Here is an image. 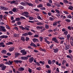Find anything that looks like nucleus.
I'll return each mask as SVG.
<instances>
[{"label": "nucleus", "mask_w": 73, "mask_h": 73, "mask_svg": "<svg viewBox=\"0 0 73 73\" xmlns=\"http://www.w3.org/2000/svg\"><path fill=\"white\" fill-rule=\"evenodd\" d=\"M36 28L38 30H40V29H41L40 31L41 32H43L45 30H46V29L45 28H43L42 26H37L36 27Z\"/></svg>", "instance_id": "nucleus-1"}, {"label": "nucleus", "mask_w": 73, "mask_h": 73, "mask_svg": "<svg viewBox=\"0 0 73 73\" xmlns=\"http://www.w3.org/2000/svg\"><path fill=\"white\" fill-rule=\"evenodd\" d=\"M0 67L1 68L2 70H5V68H7V66L4 65L3 64H0Z\"/></svg>", "instance_id": "nucleus-2"}, {"label": "nucleus", "mask_w": 73, "mask_h": 73, "mask_svg": "<svg viewBox=\"0 0 73 73\" xmlns=\"http://www.w3.org/2000/svg\"><path fill=\"white\" fill-rule=\"evenodd\" d=\"M20 52L21 53H22V54L23 56H24L25 55V54H27V51H25V49L21 50Z\"/></svg>", "instance_id": "nucleus-3"}, {"label": "nucleus", "mask_w": 73, "mask_h": 73, "mask_svg": "<svg viewBox=\"0 0 73 73\" xmlns=\"http://www.w3.org/2000/svg\"><path fill=\"white\" fill-rule=\"evenodd\" d=\"M52 41H54V42H56V43H57L58 44V43H59V42H58V40L56 38V37H53L52 38Z\"/></svg>", "instance_id": "nucleus-4"}, {"label": "nucleus", "mask_w": 73, "mask_h": 73, "mask_svg": "<svg viewBox=\"0 0 73 73\" xmlns=\"http://www.w3.org/2000/svg\"><path fill=\"white\" fill-rule=\"evenodd\" d=\"M0 27L1 28L0 29L1 31H3V32H6V29H5V27L2 26H1Z\"/></svg>", "instance_id": "nucleus-5"}, {"label": "nucleus", "mask_w": 73, "mask_h": 73, "mask_svg": "<svg viewBox=\"0 0 73 73\" xmlns=\"http://www.w3.org/2000/svg\"><path fill=\"white\" fill-rule=\"evenodd\" d=\"M0 9L1 10L3 9L4 11H7V8L6 7H4V6L3 7V6H0Z\"/></svg>", "instance_id": "nucleus-6"}, {"label": "nucleus", "mask_w": 73, "mask_h": 73, "mask_svg": "<svg viewBox=\"0 0 73 73\" xmlns=\"http://www.w3.org/2000/svg\"><path fill=\"white\" fill-rule=\"evenodd\" d=\"M14 61L16 64H19V63H21L22 62V61L21 60H14Z\"/></svg>", "instance_id": "nucleus-7"}, {"label": "nucleus", "mask_w": 73, "mask_h": 73, "mask_svg": "<svg viewBox=\"0 0 73 73\" xmlns=\"http://www.w3.org/2000/svg\"><path fill=\"white\" fill-rule=\"evenodd\" d=\"M22 15H23V16H24V15H29V13L27 12V11H24L23 13H22Z\"/></svg>", "instance_id": "nucleus-8"}, {"label": "nucleus", "mask_w": 73, "mask_h": 73, "mask_svg": "<svg viewBox=\"0 0 73 73\" xmlns=\"http://www.w3.org/2000/svg\"><path fill=\"white\" fill-rule=\"evenodd\" d=\"M70 45H66L65 46V49L66 50H68V49H69L70 48Z\"/></svg>", "instance_id": "nucleus-9"}, {"label": "nucleus", "mask_w": 73, "mask_h": 73, "mask_svg": "<svg viewBox=\"0 0 73 73\" xmlns=\"http://www.w3.org/2000/svg\"><path fill=\"white\" fill-rule=\"evenodd\" d=\"M21 58V60H28V58L27 57H26V56H23V57H22Z\"/></svg>", "instance_id": "nucleus-10"}, {"label": "nucleus", "mask_w": 73, "mask_h": 73, "mask_svg": "<svg viewBox=\"0 0 73 73\" xmlns=\"http://www.w3.org/2000/svg\"><path fill=\"white\" fill-rule=\"evenodd\" d=\"M19 71H21L22 72L23 71V70H25V69L23 68V67H21L20 68H19L18 69Z\"/></svg>", "instance_id": "nucleus-11"}, {"label": "nucleus", "mask_w": 73, "mask_h": 73, "mask_svg": "<svg viewBox=\"0 0 73 73\" xmlns=\"http://www.w3.org/2000/svg\"><path fill=\"white\" fill-rule=\"evenodd\" d=\"M19 55H20V53L18 52L16 53L15 54V58H17V57H18Z\"/></svg>", "instance_id": "nucleus-12"}, {"label": "nucleus", "mask_w": 73, "mask_h": 73, "mask_svg": "<svg viewBox=\"0 0 73 73\" xmlns=\"http://www.w3.org/2000/svg\"><path fill=\"white\" fill-rule=\"evenodd\" d=\"M34 60V58L32 57H31L29 58V61L30 63H32V61H33Z\"/></svg>", "instance_id": "nucleus-13"}, {"label": "nucleus", "mask_w": 73, "mask_h": 73, "mask_svg": "<svg viewBox=\"0 0 73 73\" xmlns=\"http://www.w3.org/2000/svg\"><path fill=\"white\" fill-rule=\"evenodd\" d=\"M54 53H57L58 51V49L57 48L55 49H53Z\"/></svg>", "instance_id": "nucleus-14"}, {"label": "nucleus", "mask_w": 73, "mask_h": 73, "mask_svg": "<svg viewBox=\"0 0 73 73\" xmlns=\"http://www.w3.org/2000/svg\"><path fill=\"white\" fill-rule=\"evenodd\" d=\"M30 26H26L24 28V30H27V31H29V28H30Z\"/></svg>", "instance_id": "nucleus-15"}, {"label": "nucleus", "mask_w": 73, "mask_h": 73, "mask_svg": "<svg viewBox=\"0 0 73 73\" xmlns=\"http://www.w3.org/2000/svg\"><path fill=\"white\" fill-rule=\"evenodd\" d=\"M54 4L56 6L58 7H61V5L59 3H55Z\"/></svg>", "instance_id": "nucleus-16"}, {"label": "nucleus", "mask_w": 73, "mask_h": 73, "mask_svg": "<svg viewBox=\"0 0 73 73\" xmlns=\"http://www.w3.org/2000/svg\"><path fill=\"white\" fill-rule=\"evenodd\" d=\"M13 44V42H9L6 43V45H12Z\"/></svg>", "instance_id": "nucleus-17"}, {"label": "nucleus", "mask_w": 73, "mask_h": 73, "mask_svg": "<svg viewBox=\"0 0 73 73\" xmlns=\"http://www.w3.org/2000/svg\"><path fill=\"white\" fill-rule=\"evenodd\" d=\"M33 41L34 42H38V39L34 38L33 39Z\"/></svg>", "instance_id": "nucleus-18"}, {"label": "nucleus", "mask_w": 73, "mask_h": 73, "mask_svg": "<svg viewBox=\"0 0 73 73\" xmlns=\"http://www.w3.org/2000/svg\"><path fill=\"white\" fill-rule=\"evenodd\" d=\"M30 46H34V47H37V46L34 44L33 43H31V44H30Z\"/></svg>", "instance_id": "nucleus-19"}, {"label": "nucleus", "mask_w": 73, "mask_h": 73, "mask_svg": "<svg viewBox=\"0 0 73 73\" xmlns=\"http://www.w3.org/2000/svg\"><path fill=\"white\" fill-rule=\"evenodd\" d=\"M26 3L27 4V5H28L30 7H33V5L31 3H29L28 2H27Z\"/></svg>", "instance_id": "nucleus-20"}, {"label": "nucleus", "mask_w": 73, "mask_h": 73, "mask_svg": "<svg viewBox=\"0 0 73 73\" xmlns=\"http://www.w3.org/2000/svg\"><path fill=\"white\" fill-rule=\"evenodd\" d=\"M36 25H38V26H41L43 25V23H41V22H37L36 23Z\"/></svg>", "instance_id": "nucleus-21"}, {"label": "nucleus", "mask_w": 73, "mask_h": 73, "mask_svg": "<svg viewBox=\"0 0 73 73\" xmlns=\"http://www.w3.org/2000/svg\"><path fill=\"white\" fill-rule=\"evenodd\" d=\"M21 40L22 41H23V42H24V41H25V37H24L23 36L21 37Z\"/></svg>", "instance_id": "nucleus-22"}, {"label": "nucleus", "mask_w": 73, "mask_h": 73, "mask_svg": "<svg viewBox=\"0 0 73 73\" xmlns=\"http://www.w3.org/2000/svg\"><path fill=\"white\" fill-rule=\"evenodd\" d=\"M18 36H19V34H18L15 33L13 34V37L15 38H16V37H18Z\"/></svg>", "instance_id": "nucleus-23"}, {"label": "nucleus", "mask_w": 73, "mask_h": 73, "mask_svg": "<svg viewBox=\"0 0 73 73\" xmlns=\"http://www.w3.org/2000/svg\"><path fill=\"white\" fill-rule=\"evenodd\" d=\"M14 50V47H10L9 49V52H12Z\"/></svg>", "instance_id": "nucleus-24"}, {"label": "nucleus", "mask_w": 73, "mask_h": 73, "mask_svg": "<svg viewBox=\"0 0 73 73\" xmlns=\"http://www.w3.org/2000/svg\"><path fill=\"white\" fill-rule=\"evenodd\" d=\"M20 4L21 5H23V6H25L27 5V3L24 2H21Z\"/></svg>", "instance_id": "nucleus-25"}, {"label": "nucleus", "mask_w": 73, "mask_h": 73, "mask_svg": "<svg viewBox=\"0 0 73 73\" xmlns=\"http://www.w3.org/2000/svg\"><path fill=\"white\" fill-rule=\"evenodd\" d=\"M1 53L3 54H6L7 53V51L5 50H3L1 51Z\"/></svg>", "instance_id": "nucleus-26"}, {"label": "nucleus", "mask_w": 73, "mask_h": 73, "mask_svg": "<svg viewBox=\"0 0 73 73\" xmlns=\"http://www.w3.org/2000/svg\"><path fill=\"white\" fill-rule=\"evenodd\" d=\"M69 7H68V9H70V10H73V6H72V5H70L69 6Z\"/></svg>", "instance_id": "nucleus-27"}, {"label": "nucleus", "mask_w": 73, "mask_h": 73, "mask_svg": "<svg viewBox=\"0 0 73 73\" xmlns=\"http://www.w3.org/2000/svg\"><path fill=\"white\" fill-rule=\"evenodd\" d=\"M19 28L21 29L22 30H23V31H24V27H23L22 26H19Z\"/></svg>", "instance_id": "nucleus-28"}, {"label": "nucleus", "mask_w": 73, "mask_h": 73, "mask_svg": "<svg viewBox=\"0 0 73 73\" xmlns=\"http://www.w3.org/2000/svg\"><path fill=\"white\" fill-rule=\"evenodd\" d=\"M57 21H55L53 23L52 25H53V26H56L57 25Z\"/></svg>", "instance_id": "nucleus-29"}, {"label": "nucleus", "mask_w": 73, "mask_h": 73, "mask_svg": "<svg viewBox=\"0 0 73 73\" xmlns=\"http://www.w3.org/2000/svg\"><path fill=\"white\" fill-rule=\"evenodd\" d=\"M68 33V31H66L63 33L64 35H67Z\"/></svg>", "instance_id": "nucleus-30"}, {"label": "nucleus", "mask_w": 73, "mask_h": 73, "mask_svg": "<svg viewBox=\"0 0 73 73\" xmlns=\"http://www.w3.org/2000/svg\"><path fill=\"white\" fill-rule=\"evenodd\" d=\"M27 35H28H28L29 36H31V35H32L33 34H32V32H29L27 33Z\"/></svg>", "instance_id": "nucleus-31"}, {"label": "nucleus", "mask_w": 73, "mask_h": 73, "mask_svg": "<svg viewBox=\"0 0 73 73\" xmlns=\"http://www.w3.org/2000/svg\"><path fill=\"white\" fill-rule=\"evenodd\" d=\"M43 5L42 4H40L37 6L38 8H41L42 7Z\"/></svg>", "instance_id": "nucleus-32"}, {"label": "nucleus", "mask_w": 73, "mask_h": 73, "mask_svg": "<svg viewBox=\"0 0 73 73\" xmlns=\"http://www.w3.org/2000/svg\"><path fill=\"white\" fill-rule=\"evenodd\" d=\"M22 36H28V34L27 33H25L22 34Z\"/></svg>", "instance_id": "nucleus-33"}, {"label": "nucleus", "mask_w": 73, "mask_h": 73, "mask_svg": "<svg viewBox=\"0 0 73 73\" xmlns=\"http://www.w3.org/2000/svg\"><path fill=\"white\" fill-rule=\"evenodd\" d=\"M34 18L33 17H31L30 16L29 18V20H33V19H34Z\"/></svg>", "instance_id": "nucleus-34"}, {"label": "nucleus", "mask_w": 73, "mask_h": 73, "mask_svg": "<svg viewBox=\"0 0 73 73\" xmlns=\"http://www.w3.org/2000/svg\"><path fill=\"white\" fill-rule=\"evenodd\" d=\"M66 17L68 19H71L72 18V16L70 15H66Z\"/></svg>", "instance_id": "nucleus-35"}, {"label": "nucleus", "mask_w": 73, "mask_h": 73, "mask_svg": "<svg viewBox=\"0 0 73 73\" xmlns=\"http://www.w3.org/2000/svg\"><path fill=\"white\" fill-rule=\"evenodd\" d=\"M39 63H40V64H42V65H44V64H45V62L44 61H40L39 62Z\"/></svg>", "instance_id": "nucleus-36"}, {"label": "nucleus", "mask_w": 73, "mask_h": 73, "mask_svg": "<svg viewBox=\"0 0 73 73\" xmlns=\"http://www.w3.org/2000/svg\"><path fill=\"white\" fill-rule=\"evenodd\" d=\"M25 40L26 41L28 42L29 41V38L28 37H26L25 39Z\"/></svg>", "instance_id": "nucleus-37"}, {"label": "nucleus", "mask_w": 73, "mask_h": 73, "mask_svg": "<svg viewBox=\"0 0 73 73\" xmlns=\"http://www.w3.org/2000/svg\"><path fill=\"white\" fill-rule=\"evenodd\" d=\"M48 64H49V65H51L52 64V61H51V60H48Z\"/></svg>", "instance_id": "nucleus-38"}, {"label": "nucleus", "mask_w": 73, "mask_h": 73, "mask_svg": "<svg viewBox=\"0 0 73 73\" xmlns=\"http://www.w3.org/2000/svg\"><path fill=\"white\" fill-rule=\"evenodd\" d=\"M70 37V34H68L67 35V39L68 40H69V38Z\"/></svg>", "instance_id": "nucleus-39"}, {"label": "nucleus", "mask_w": 73, "mask_h": 73, "mask_svg": "<svg viewBox=\"0 0 73 73\" xmlns=\"http://www.w3.org/2000/svg\"><path fill=\"white\" fill-rule=\"evenodd\" d=\"M40 9H41V10H44L46 9V8L44 7H42L40 8Z\"/></svg>", "instance_id": "nucleus-40"}, {"label": "nucleus", "mask_w": 73, "mask_h": 73, "mask_svg": "<svg viewBox=\"0 0 73 73\" xmlns=\"http://www.w3.org/2000/svg\"><path fill=\"white\" fill-rule=\"evenodd\" d=\"M33 10L34 11H36V12H39V9H33Z\"/></svg>", "instance_id": "nucleus-41"}, {"label": "nucleus", "mask_w": 73, "mask_h": 73, "mask_svg": "<svg viewBox=\"0 0 73 73\" xmlns=\"http://www.w3.org/2000/svg\"><path fill=\"white\" fill-rule=\"evenodd\" d=\"M16 3V1H13L11 2L10 4H15V3Z\"/></svg>", "instance_id": "nucleus-42"}, {"label": "nucleus", "mask_w": 73, "mask_h": 73, "mask_svg": "<svg viewBox=\"0 0 73 73\" xmlns=\"http://www.w3.org/2000/svg\"><path fill=\"white\" fill-rule=\"evenodd\" d=\"M15 20L16 21H19L20 20V18H17Z\"/></svg>", "instance_id": "nucleus-43"}, {"label": "nucleus", "mask_w": 73, "mask_h": 73, "mask_svg": "<svg viewBox=\"0 0 73 73\" xmlns=\"http://www.w3.org/2000/svg\"><path fill=\"white\" fill-rule=\"evenodd\" d=\"M7 15L5 14V15L3 17V18H4V19L5 20H6L7 19Z\"/></svg>", "instance_id": "nucleus-44"}, {"label": "nucleus", "mask_w": 73, "mask_h": 73, "mask_svg": "<svg viewBox=\"0 0 73 73\" xmlns=\"http://www.w3.org/2000/svg\"><path fill=\"white\" fill-rule=\"evenodd\" d=\"M20 19L22 20H26V18L23 17H21Z\"/></svg>", "instance_id": "nucleus-45"}, {"label": "nucleus", "mask_w": 73, "mask_h": 73, "mask_svg": "<svg viewBox=\"0 0 73 73\" xmlns=\"http://www.w3.org/2000/svg\"><path fill=\"white\" fill-rule=\"evenodd\" d=\"M46 72L48 73H51V70L50 69H48V70L46 71Z\"/></svg>", "instance_id": "nucleus-46"}, {"label": "nucleus", "mask_w": 73, "mask_h": 73, "mask_svg": "<svg viewBox=\"0 0 73 73\" xmlns=\"http://www.w3.org/2000/svg\"><path fill=\"white\" fill-rule=\"evenodd\" d=\"M65 21H67V22H68V23H70V19H65Z\"/></svg>", "instance_id": "nucleus-47"}, {"label": "nucleus", "mask_w": 73, "mask_h": 73, "mask_svg": "<svg viewBox=\"0 0 73 73\" xmlns=\"http://www.w3.org/2000/svg\"><path fill=\"white\" fill-rule=\"evenodd\" d=\"M47 6L48 7H51V4L48 2L47 3Z\"/></svg>", "instance_id": "nucleus-48"}, {"label": "nucleus", "mask_w": 73, "mask_h": 73, "mask_svg": "<svg viewBox=\"0 0 73 73\" xmlns=\"http://www.w3.org/2000/svg\"><path fill=\"white\" fill-rule=\"evenodd\" d=\"M37 18L38 19H39V20H42V19H41V17L39 16H38L37 17Z\"/></svg>", "instance_id": "nucleus-49"}, {"label": "nucleus", "mask_w": 73, "mask_h": 73, "mask_svg": "<svg viewBox=\"0 0 73 73\" xmlns=\"http://www.w3.org/2000/svg\"><path fill=\"white\" fill-rule=\"evenodd\" d=\"M49 20L50 21H53V20H54V18H52V17H50L49 18Z\"/></svg>", "instance_id": "nucleus-50"}, {"label": "nucleus", "mask_w": 73, "mask_h": 73, "mask_svg": "<svg viewBox=\"0 0 73 73\" xmlns=\"http://www.w3.org/2000/svg\"><path fill=\"white\" fill-rule=\"evenodd\" d=\"M40 41L41 42L42 41V40H43V38L41 36L40 37Z\"/></svg>", "instance_id": "nucleus-51"}, {"label": "nucleus", "mask_w": 73, "mask_h": 73, "mask_svg": "<svg viewBox=\"0 0 73 73\" xmlns=\"http://www.w3.org/2000/svg\"><path fill=\"white\" fill-rule=\"evenodd\" d=\"M45 28L46 29H48L49 28V25L47 24L46 25Z\"/></svg>", "instance_id": "nucleus-52"}, {"label": "nucleus", "mask_w": 73, "mask_h": 73, "mask_svg": "<svg viewBox=\"0 0 73 73\" xmlns=\"http://www.w3.org/2000/svg\"><path fill=\"white\" fill-rule=\"evenodd\" d=\"M63 2L66 3V4H68V3H69V2L67 1V0H64Z\"/></svg>", "instance_id": "nucleus-53"}, {"label": "nucleus", "mask_w": 73, "mask_h": 73, "mask_svg": "<svg viewBox=\"0 0 73 73\" xmlns=\"http://www.w3.org/2000/svg\"><path fill=\"white\" fill-rule=\"evenodd\" d=\"M55 11L57 13H60V11L58 10V9H55Z\"/></svg>", "instance_id": "nucleus-54"}, {"label": "nucleus", "mask_w": 73, "mask_h": 73, "mask_svg": "<svg viewBox=\"0 0 73 73\" xmlns=\"http://www.w3.org/2000/svg\"><path fill=\"white\" fill-rule=\"evenodd\" d=\"M36 70H41V68H40V67H39L38 68L37 67L36 68Z\"/></svg>", "instance_id": "nucleus-55"}, {"label": "nucleus", "mask_w": 73, "mask_h": 73, "mask_svg": "<svg viewBox=\"0 0 73 73\" xmlns=\"http://www.w3.org/2000/svg\"><path fill=\"white\" fill-rule=\"evenodd\" d=\"M56 16L57 17H59L60 16V13H57L56 14Z\"/></svg>", "instance_id": "nucleus-56"}, {"label": "nucleus", "mask_w": 73, "mask_h": 73, "mask_svg": "<svg viewBox=\"0 0 73 73\" xmlns=\"http://www.w3.org/2000/svg\"><path fill=\"white\" fill-rule=\"evenodd\" d=\"M16 10H17V9L15 8H14L13 9V12H17V11H16Z\"/></svg>", "instance_id": "nucleus-57"}, {"label": "nucleus", "mask_w": 73, "mask_h": 73, "mask_svg": "<svg viewBox=\"0 0 73 73\" xmlns=\"http://www.w3.org/2000/svg\"><path fill=\"white\" fill-rule=\"evenodd\" d=\"M17 25H21V22L20 21L18 22L17 23Z\"/></svg>", "instance_id": "nucleus-58"}, {"label": "nucleus", "mask_w": 73, "mask_h": 73, "mask_svg": "<svg viewBox=\"0 0 73 73\" xmlns=\"http://www.w3.org/2000/svg\"><path fill=\"white\" fill-rule=\"evenodd\" d=\"M6 55L8 56H11V54L10 53L8 52L6 54Z\"/></svg>", "instance_id": "nucleus-59"}, {"label": "nucleus", "mask_w": 73, "mask_h": 73, "mask_svg": "<svg viewBox=\"0 0 73 73\" xmlns=\"http://www.w3.org/2000/svg\"><path fill=\"white\" fill-rule=\"evenodd\" d=\"M59 39H60V40H65V38L64 37H59Z\"/></svg>", "instance_id": "nucleus-60"}, {"label": "nucleus", "mask_w": 73, "mask_h": 73, "mask_svg": "<svg viewBox=\"0 0 73 73\" xmlns=\"http://www.w3.org/2000/svg\"><path fill=\"white\" fill-rule=\"evenodd\" d=\"M59 4L60 5H61L62 6V7H64V3L62 2H60V3H59Z\"/></svg>", "instance_id": "nucleus-61"}, {"label": "nucleus", "mask_w": 73, "mask_h": 73, "mask_svg": "<svg viewBox=\"0 0 73 73\" xmlns=\"http://www.w3.org/2000/svg\"><path fill=\"white\" fill-rule=\"evenodd\" d=\"M3 44H4V43L3 42L0 43V47H1V46L3 45Z\"/></svg>", "instance_id": "nucleus-62"}, {"label": "nucleus", "mask_w": 73, "mask_h": 73, "mask_svg": "<svg viewBox=\"0 0 73 73\" xmlns=\"http://www.w3.org/2000/svg\"><path fill=\"white\" fill-rule=\"evenodd\" d=\"M72 52V50H68V53L70 54Z\"/></svg>", "instance_id": "nucleus-63"}, {"label": "nucleus", "mask_w": 73, "mask_h": 73, "mask_svg": "<svg viewBox=\"0 0 73 73\" xmlns=\"http://www.w3.org/2000/svg\"><path fill=\"white\" fill-rule=\"evenodd\" d=\"M46 68L47 69H49V68H50V66H49L48 65H46Z\"/></svg>", "instance_id": "nucleus-64"}]
</instances>
